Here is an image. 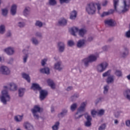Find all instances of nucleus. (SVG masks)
Wrapping results in <instances>:
<instances>
[{"mask_svg": "<svg viewBox=\"0 0 130 130\" xmlns=\"http://www.w3.org/2000/svg\"><path fill=\"white\" fill-rule=\"evenodd\" d=\"M96 6L98 10V14H100L101 10V5L99 3H95L91 2L88 3L85 7V11L88 15H95L96 14Z\"/></svg>", "mask_w": 130, "mask_h": 130, "instance_id": "nucleus-1", "label": "nucleus"}, {"mask_svg": "<svg viewBox=\"0 0 130 130\" xmlns=\"http://www.w3.org/2000/svg\"><path fill=\"white\" fill-rule=\"evenodd\" d=\"M31 89L34 91H39L40 92L39 98L40 101H43L48 95V91L46 90L42 89L40 85L37 83H32Z\"/></svg>", "mask_w": 130, "mask_h": 130, "instance_id": "nucleus-2", "label": "nucleus"}, {"mask_svg": "<svg viewBox=\"0 0 130 130\" xmlns=\"http://www.w3.org/2000/svg\"><path fill=\"white\" fill-rule=\"evenodd\" d=\"M4 90L2 91V95L0 96V101L4 105H7L8 102L11 101V96H10L8 92L9 87L7 86H4Z\"/></svg>", "mask_w": 130, "mask_h": 130, "instance_id": "nucleus-3", "label": "nucleus"}, {"mask_svg": "<svg viewBox=\"0 0 130 130\" xmlns=\"http://www.w3.org/2000/svg\"><path fill=\"white\" fill-rule=\"evenodd\" d=\"M41 108L39 106H35L34 108L31 109V112L33 114L34 117L36 119H39V115L37 113V112H41Z\"/></svg>", "mask_w": 130, "mask_h": 130, "instance_id": "nucleus-4", "label": "nucleus"}, {"mask_svg": "<svg viewBox=\"0 0 130 130\" xmlns=\"http://www.w3.org/2000/svg\"><path fill=\"white\" fill-rule=\"evenodd\" d=\"M108 63L104 62L98 66L97 70L99 73H103L107 69Z\"/></svg>", "mask_w": 130, "mask_h": 130, "instance_id": "nucleus-5", "label": "nucleus"}, {"mask_svg": "<svg viewBox=\"0 0 130 130\" xmlns=\"http://www.w3.org/2000/svg\"><path fill=\"white\" fill-rule=\"evenodd\" d=\"M10 69L8 67L5 66H2L0 67V74L4 76H8L10 75Z\"/></svg>", "mask_w": 130, "mask_h": 130, "instance_id": "nucleus-6", "label": "nucleus"}, {"mask_svg": "<svg viewBox=\"0 0 130 130\" xmlns=\"http://www.w3.org/2000/svg\"><path fill=\"white\" fill-rule=\"evenodd\" d=\"M119 3V0H113V6H114V10L110 9L108 12L110 15L111 14H113L114 12H118L117 10V6H118V3Z\"/></svg>", "mask_w": 130, "mask_h": 130, "instance_id": "nucleus-7", "label": "nucleus"}, {"mask_svg": "<svg viewBox=\"0 0 130 130\" xmlns=\"http://www.w3.org/2000/svg\"><path fill=\"white\" fill-rule=\"evenodd\" d=\"M54 70L58 71V72H61V71L63 70V65L61 61H59L55 63L54 65Z\"/></svg>", "mask_w": 130, "mask_h": 130, "instance_id": "nucleus-8", "label": "nucleus"}, {"mask_svg": "<svg viewBox=\"0 0 130 130\" xmlns=\"http://www.w3.org/2000/svg\"><path fill=\"white\" fill-rule=\"evenodd\" d=\"M58 49L59 52L62 53L64 51L66 48V44L62 42H59L57 44Z\"/></svg>", "mask_w": 130, "mask_h": 130, "instance_id": "nucleus-9", "label": "nucleus"}, {"mask_svg": "<svg viewBox=\"0 0 130 130\" xmlns=\"http://www.w3.org/2000/svg\"><path fill=\"white\" fill-rule=\"evenodd\" d=\"M68 109H62L61 112L58 114L57 116L58 118H62L63 117H64V116H67V115H68Z\"/></svg>", "mask_w": 130, "mask_h": 130, "instance_id": "nucleus-10", "label": "nucleus"}, {"mask_svg": "<svg viewBox=\"0 0 130 130\" xmlns=\"http://www.w3.org/2000/svg\"><path fill=\"white\" fill-rule=\"evenodd\" d=\"M4 51L7 53V54H8V55H13L15 53V50L14 49V48L11 47L4 49Z\"/></svg>", "mask_w": 130, "mask_h": 130, "instance_id": "nucleus-11", "label": "nucleus"}, {"mask_svg": "<svg viewBox=\"0 0 130 130\" xmlns=\"http://www.w3.org/2000/svg\"><path fill=\"white\" fill-rule=\"evenodd\" d=\"M86 46V41L85 40H80L78 41L77 44V47L78 48H83Z\"/></svg>", "mask_w": 130, "mask_h": 130, "instance_id": "nucleus-12", "label": "nucleus"}, {"mask_svg": "<svg viewBox=\"0 0 130 130\" xmlns=\"http://www.w3.org/2000/svg\"><path fill=\"white\" fill-rule=\"evenodd\" d=\"M99 57V55H90L87 58L89 59V61L92 62H94L97 60V58Z\"/></svg>", "mask_w": 130, "mask_h": 130, "instance_id": "nucleus-13", "label": "nucleus"}, {"mask_svg": "<svg viewBox=\"0 0 130 130\" xmlns=\"http://www.w3.org/2000/svg\"><path fill=\"white\" fill-rule=\"evenodd\" d=\"M129 9V4L126 3V1H123V10H122V13H126L128 12V9Z\"/></svg>", "mask_w": 130, "mask_h": 130, "instance_id": "nucleus-14", "label": "nucleus"}, {"mask_svg": "<svg viewBox=\"0 0 130 130\" xmlns=\"http://www.w3.org/2000/svg\"><path fill=\"white\" fill-rule=\"evenodd\" d=\"M23 126L26 130H34V126H33V125L31 124V123L28 122H24Z\"/></svg>", "mask_w": 130, "mask_h": 130, "instance_id": "nucleus-15", "label": "nucleus"}, {"mask_svg": "<svg viewBox=\"0 0 130 130\" xmlns=\"http://www.w3.org/2000/svg\"><path fill=\"white\" fill-rule=\"evenodd\" d=\"M87 105V103L86 102L82 103L80 105V106L77 110V112L81 113V112H83V111H85V108H86V106Z\"/></svg>", "mask_w": 130, "mask_h": 130, "instance_id": "nucleus-16", "label": "nucleus"}, {"mask_svg": "<svg viewBox=\"0 0 130 130\" xmlns=\"http://www.w3.org/2000/svg\"><path fill=\"white\" fill-rule=\"evenodd\" d=\"M10 13L12 16H15L17 14V5L13 4L11 6Z\"/></svg>", "mask_w": 130, "mask_h": 130, "instance_id": "nucleus-17", "label": "nucleus"}, {"mask_svg": "<svg viewBox=\"0 0 130 130\" xmlns=\"http://www.w3.org/2000/svg\"><path fill=\"white\" fill-rule=\"evenodd\" d=\"M67 24H68V21L66 20V19L63 18L58 20L57 25L58 26L63 27L64 26H67Z\"/></svg>", "mask_w": 130, "mask_h": 130, "instance_id": "nucleus-18", "label": "nucleus"}, {"mask_svg": "<svg viewBox=\"0 0 130 130\" xmlns=\"http://www.w3.org/2000/svg\"><path fill=\"white\" fill-rule=\"evenodd\" d=\"M106 82L108 84H113L114 83V75L108 76L106 80Z\"/></svg>", "mask_w": 130, "mask_h": 130, "instance_id": "nucleus-19", "label": "nucleus"}, {"mask_svg": "<svg viewBox=\"0 0 130 130\" xmlns=\"http://www.w3.org/2000/svg\"><path fill=\"white\" fill-rule=\"evenodd\" d=\"M77 16H78V12L76 10H73L70 13V19L71 20H76Z\"/></svg>", "mask_w": 130, "mask_h": 130, "instance_id": "nucleus-20", "label": "nucleus"}, {"mask_svg": "<svg viewBox=\"0 0 130 130\" xmlns=\"http://www.w3.org/2000/svg\"><path fill=\"white\" fill-rule=\"evenodd\" d=\"M105 24L111 27H114V26H115L114 21L112 19H108L105 20Z\"/></svg>", "mask_w": 130, "mask_h": 130, "instance_id": "nucleus-21", "label": "nucleus"}, {"mask_svg": "<svg viewBox=\"0 0 130 130\" xmlns=\"http://www.w3.org/2000/svg\"><path fill=\"white\" fill-rule=\"evenodd\" d=\"M40 73L42 74H46V75H49L50 74V69L48 67H45L40 70Z\"/></svg>", "mask_w": 130, "mask_h": 130, "instance_id": "nucleus-22", "label": "nucleus"}, {"mask_svg": "<svg viewBox=\"0 0 130 130\" xmlns=\"http://www.w3.org/2000/svg\"><path fill=\"white\" fill-rule=\"evenodd\" d=\"M128 49L126 48H125L124 51L120 53V56L123 57V58H125L127 55H128Z\"/></svg>", "mask_w": 130, "mask_h": 130, "instance_id": "nucleus-23", "label": "nucleus"}, {"mask_svg": "<svg viewBox=\"0 0 130 130\" xmlns=\"http://www.w3.org/2000/svg\"><path fill=\"white\" fill-rule=\"evenodd\" d=\"M123 95L125 98L130 101V89H126L123 91Z\"/></svg>", "mask_w": 130, "mask_h": 130, "instance_id": "nucleus-24", "label": "nucleus"}, {"mask_svg": "<svg viewBox=\"0 0 130 130\" xmlns=\"http://www.w3.org/2000/svg\"><path fill=\"white\" fill-rule=\"evenodd\" d=\"M26 92V89L25 88H20L18 89V96L19 97H23L24 94Z\"/></svg>", "mask_w": 130, "mask_h": 130, "instance_id": "nucleus-25", "label": "nucleus"}, {"mask_svg": "<svg viewBox=\"0 0 130 130\" xmlns=\"http://www.w3.org/2000/svg\"><path fill=\"white\" fill-rule=\"evenodd\" d=\"M79 31V28L77 27H73L71 28V32L72 35L73 36H77L76 33Z\"/></svg>", "mask_w": 130, "mask_h": 130, "instance_id": "nucleus-26", "label": "nucleus"}, {"mask_svg": "<svg viewBox=\"0 0 130 130\" xmlns=\"http://www.w3.org/2000/svg\"><path fill=\"white\" fill-rule=\"evenodd\" d=\"M82 62L84 63V67L85 68H88V67H89V63H91V62L88 57L83 59L82 60Z\"/></svg>", "mask_w": 130, "mask_h": 130, "instance_id": "nucleus-27", "label": "nucleus"}, {"mask_svg": "<svg viewBox=\"0 0 130 130\" xmlns=\"http://www.w3.org/2000/svg\"><path fill=\"white\" fill-rule=\"evenodd\" d=\"M14 120L16 122H21L23 120V115H17L14 116Z\"/></svg>", "mask_w": 130, "mask_h": 130, "instance_id": "nucleus-28", "label": "nucleus"}, {"mask_svg": "<svg viewBox=\"0 0 130 130\" xmlns=\"http://www.w3.org/2000/svg\"><path fill=\"white\" fill-rule=\"evenodd\" d=\"M79 35L81 36V37H84V36L86 33H87V30L84 28H81L80 29L78 30Z\"/></svg>", "mask_w": 130, "mask_h": 130, "instance_id": "nucleus-29", "label": "nucleus"}, {"mask_svg": "<svg viewBox=\"0 0 130 130\" xmlns=\"http://www.w3.org/2000/svg\"><path fill=\"white\" fill-rule=\"evenodd\" d=\"M22 77L23 79L26 80V81H27L28 83H30V82L31 81V79H30V76L28 74L26 73H22Z\"/></svg>", "mask_w": 130, "mask_h": 130, "instance_id": "nucleus-30", "label": "nucleus"}, {"mask_svg": "<svg viewBox=\"0 0 130 130\" xmlns=\"http://www.w3.org/2000/svg\"><path fill=\"white\" fill-rule=\"evenodd\" d=\"M47 83L49 86L51 87L52 89H55V84H54V82H53V81L50 79H48L47 80Z\"/></svg>", "mask_w": 130, "mask_h": 130, "instance_id": "nucleus-31", "label": "nucleus"}, {"mask_svg": "<svg viewBox=\"0 0 130 130\" xmlns=\"http://www.w3.org/2000/svg\"><path fill=\"white\" fill-rule=\"evenodd\" d=\"M83 115H84L86 121H90V122L92 121V117L88 113H85Z\"/></svg>", "mask_w": 130, "mask_h": 130, "instance_id": "nucleus-32", "label": "nucleus"}, {"mask_svg": "<svg viewBox=\"0 0 130 130\" xmlns=\"http://www.w3.org/2000/svg\"><path fill=\"white\" fill-rule=\"evenodd\" d=\"M30 14V8L25 7L23 11V15L25 17H27L28 15Z\"/></svg>", "mask_w": 130, "mask_h": 130, "instance_id": "nucleus-33", "label": "nucleus"}, {"mask_svg": "<svg viewBox=\"0 0 130 130\" xmlns=\"http://www.w3.org/2000/svg\"><path fill=\"white\" fill-rule=\"evenodd\" d=\"M31 41L34 45L37 46L39 44V41L36 37H32L31 39Z\"/></svg>", "mask_w": 130, "mask_h": 130, "instance_id": "nucleus-34", "label": "nucleus"}, {"mask_svg": "<svg viewBox=\"0 0 130 130\" xmlns=\"http://www.w3.org/2000/svg\"><path fill=\"white\" fill-rule=\"evenodd\" d=\"M79 97H80V94L78 93H75L71 97V100L72 101H76Z\"/></svg>", "mask_w": 130, "mask_h": 130, "instance_id": "nucleus-35", "label": "nucleus"}, {"mask_svg": "<svg viewBox=\"0 0 130 130\" xmlns=\"http://www.w3.org/2000/svg\"><path fill=\"white\" fill-rule=\"evenodd\" d=\"M35 25L36 27H39V28H42L43 27V23L40 20H37Z\"/></svg>", "mask_w": 130, "mask_h": 130, "instance_id": "nucleus-36", "label": "nucleus"}, {"mask_svg": "<svg viewBox=\"0 0 130 130\" xmlns=\"http://www.w3.org/2000/svg\"><path fill=\"white\" fill-rule=\"evenodd\" d=\"M10 90L12 91H16L18 87L17 86V85L15 83H11L10 84Z\"/></svg>", "mask_w": 130, "mask_h": 130, "instance_id": "nucleus-37", "label": "nucleus"}, {"mask_svg": "<svg viewBox=\"0 0 130 130\" xmlns=\"http://www.w3.org/2000/svg\"><path fill=\"white\" fill-rule=\"evenodd\" d=\"M104 101V96H101L99 98H98L95 101V104L96 105L99 104V103H100L101 102H102Z\"/></svg>", "mask_w": 130, "mask_h": 130, "instance_id": "nucleus-38", "label": "nucleus"}, {"mask_svg": "<svg viewBox=\"0 0 130 130\" xmlns=\"http://www.w3.org/2000/svg\"><path fill=\"white\" fill-rule=\"evenodd\" d=\"M109 90V85H106L104 86V91L103 93L104 95H106L107 93H108V91Z\"/></svg>", "mask_w": 130, "mask_h": 130, "instance_id": "nucleus-39", "label": "nucleus"}, {"mask_svg": "<svg viewBox=\"0 0 130 130\" xmlns=\"http://www.w3.org/2000/svg\"><path fill=\"white\" fill-rule=\"evenodd\" d=\"M84 114H81V113L79 112H77L75 115V119H80L82 116H83Z\"/></svg>", "mask_w": 130, "mask_h": 130, "instance_id": "nucleus-40", "label": "nucleus"}, {"mask_svg": "<svg viewBox=\"0 0 130 130\" xmlns=\"http://www.w3.org/2000/svg\"><path fill=\"white\" fill-rule=\"evenodd\" d=\"M77 107H78V105H77V103L73 104L70 107L71 111H75V110H76V109H77Z\"/></svg>", "mask_w": 130, "mask_h": 130, "instance_id": "nucleus-41", "label": "nucleus"}, {"mask_svg": "<svg viewBox=\"0 0 130 130\" xmlns=\"http://www.w3.org/2000/svg\"><path fill=\"white\" fill-rule=\"evenodd\" d=\"M36 37L38 38H40V39H42L43 38V36L42 35V33L39 31H37L35 34Z\"/></svg>", "mask_w": 130, "mask_h": 130, "instance_id": "nucleus-42", "label": "nucleus"}, {"mask_svg": "<svg viewBox=\"0 0 130 130\" xmlns=\"http://www.w3.org/2000/svg\"><path fill=\"white\" fill-rule=\"evenodd\" d=\"M59 126V122H56L54 125L52 126L53 130H58Z\"/></svg>", "mask_w": 130, "mask_h": 130, "instance_id": "nucleus-43", "label": "nucleus"}, {"mask_svg": "<svg viewBox=\"0 0 130 130\" xmlns=\"http://www.w3.org/2000/svg\"><path fill=\"white\" fill-rule=\"evenodd\" d=\"M8 12L9 11L6 8L2 9V15L4 17H6L8 15Z\"/></svg>", "mask_w": 130, "mask_h": 130, "instance_id": "nucleus-44", "label": "nucleus"}, {"mask_svg": "<svg viewBox=\"0 0 130 130\" xmlns=\"http://www.w3.org/2000/svg\"><path fill=\"white\" fill-rule=\"evenodd\" d=\"M28 57H29L28 54H25L23 56V61L24 63H26V62H27V60H28Z\"/></svg>", "mask_w": 130, "mask_h": 130, "instance_id": "nucleus-45", "label": "nucleus"}, {"mask_svg": "<svg viewBox=\"0 0 130 130\" xmlns=\"http://www.w3.org/2000/svg\"><path fill=\"white\" fill-rule=\"evenodd\" d=\"M115 75H116L117 77H122V72L120 70H116Z\"/></svg>", "mask_w": 130, "mask_h": 130, "instance_id": "nucleus-46", "label": "nucleus"}, {"mask_svg": "<svg viewBox=\"0 0 130 130\" xmlns=\"http://www.w3.org/2000/svg\"><path fill=\"white\" fill-rule=\"evenodd\" d=\"M111 73V70H108V71L105 72L103 74V77H109L110 76V73Z\"/></svg>", "mask_w": 130, "mask_h": 130, "instance_id": "nucleus-47", "label": "nucleus"}, {"mask_svg": "<svg viewBox=\"0 0 130 130\" xmlns=\"http://www.w3.org/2000/svg\"><path fill=\"white\" fill-rule=\"evenodd\" d=\"M56 0H49V5L50 6H56Z\"/></svg>", "mask_w": 130, "mask_h": 130, "instance_id": "nucleus-48", "label": "nucleus"}, {"mask_svg": "<svg viewBox=\"0 0 130 130\" xmlns=\"http://www.w3.org/2000/svg\"><path fill=\"white\" fill-rule=\"evenodd\" d=\"M6 31V28L4 25L0 26V34H4Z\"/></svg>", "mask_w": 130, "mask_h": 130, "instance_id": "nucleus-49", "label": "nucleus"}, {"mask_svg": "<svg viewBox=\"0 0 130 130\" xmlns=\"http://www.w3.org/2000/svg\"><path fill=\"white\" fill-rule=\"evenodd\" d=\"M25 24L23 22H19L18 23V26L19 27V28H24L25 26Z\"/></svg>", "mask_w": 130, "mask_h": 130, "instance_id": "nucleus-50", "label": "nucleus"}, {"mask_svg": "<svg viewBox=\"0 0 130 130\" xmlns=\"http://www.w3.org/2000/svg\"><path fill=\"white\" fill-rule=\"evenodd\" d=\"M68 45L70 47L74 46L75 45V42L73 40H69L68 42Z\"/></svg>", "mask_w": 130, "mask_h": 130, "instance_id": "nucleus-51", "label": "nucleus"}, {"mask_svg": "<svg viewBox=\"0 0 130 130\" xmlns=\"http://www.w3.org/2000/svg\"><path fill=\"white\" fill-rule=\"evenodd\" d=\"M84 125L86 127H90V126H91V125H92V123L90 121H86L84 122Z\"/></svg>", "mask_w": 130, "mask_h": 130, "instance_id": "nucleus-52", "label": "nucleus"}, {"mask_svg": "<svg viewBox=\"0 0 130 130\" xmlns=\"http://www.w3.org/2000/svg\"><path fill=\"white\" fill-rule=\"evenodd\" d=\"M96 114H98V112L95 111V110H93L91 112V115H92V117H95Z\"/></svg>", "mask_w": 130, "mask_h": 130, "instance_id": "nucleus-53", "label": "nucleus"}, {"mask_svg": "<svg viewBox=\"0 0 130 130\" xmlns=\"http://www.w3.org/2000/svg\"><path fill=\"white\" fill-rule=\"evenodd\" d=\"M13 62H14V58L11 57L7 60V63L8 64H13Z\"/></svg>", "mask_w": 130, "mask_h": 130, "instance_id": "nucleus-54", "label": "nucleus"}, {"mask_svg": "<svg viewBox=\"0 0 130 130\" xmlns=\"http://www.w3.org/2000/svg\"><path fill=\"white\" fill-rule=\"evenodd\" d=\"M106 128V124H103L99 127V130H104Z\"/></svg>", "mask_w": 130, "mask_h": 130, "instance_id": "nucleus-55", "label": "nucleus"}, {"mask_svg": "<svg viewBox=\"0 0 130 130\" xmlns=\"http://www.w3.org/2000/svg\"><path fill=\"white\" fill-rule=\"evenodd\" d=\"M109 15H110L109 14V12H104L103 13V14L101 15V17H102V18H103L104 17H105V16H109Z\"/></svg>", "mask_w": 130, "mask_h": 130, "instance_id": "nucleus-56", "label": "nucleus"}, {"mask_svg": "<svg viewBox=\"0 0 130 130\" xmlns=\"http://www.w3.org/2000/svg\"><path fill=\"white\" fill-rule=\"evenodd\" d=\"M47 61V59H46V58H44L42 60L41 64H42V67H44V66H45V64H46Z\"/></svg>", "mask_w": 130, "mask_h": 130, "instance_id": "nucleus-57", "label": "nucleus"}, {"mask_svg": "<svg viewBox=\"0 0 130 130\" xmlns=\"http://www.w3.org/2000/svg\"><path fill=\"white\" fill-rule=\"evenodd\" d=\"M60 4H69L70 2H71V0H59Z\"/></svg>", "mask_w": 130, "mask_h": 130, "instance_id": "nucleus-58", "label": "nucleus"}, {"mask_svg": "<svg viewBox=\"0 0 130 130\" xmlns=\"http://www.w3.org/2000/svg\"><path fill=\"white\" fill-rule=\"evenodd\" d=\"M121 112V111H118L115 113V117H116V118H118V117H119Z\"/></svg>", "mask_w": 130, "mask_h": 130, "instance_id": "nucleus-59", "label": "nucleus"}, {"mask_svg": "<svg viewBox=\"0 0 130 130\" xmlns=\"http://www.w3.org/2000/svg\"><path fill=\"white\" fill-rule=\"evenodd\" d=\"M7 37H12V31L11 30H8L6 33Z\"/></svg>", "mask_w": 130, "mask_h": 130, "instance_id": "nucleus-60", "label": "nucleus"}, {"mask_svg": "<svg viewBox=\"0 0 130 130\" xmlns=\"http://www.w3.org/2000/svg\"><path fill=\"white\" fill-rule=\"evenodd\" d=\"M104 110H100L99 112H98V115H103V114H104Z\"/></svg>", "mask_w": 130, "mask_h": 130, "instance_id": "nucleus-61", "label": "nucleus"}, {"mask_svg": "<svg viewBox=\"0 0 130 130\" xmlns=\"http://www.w3.org/2000/svg\"><path fill=\"white\" fill-rule=\"evenodd\" d=\"M109 49V46H105L102 47V49L103 50H104V51H107V50H108Z\"/></svg>", "mask_w": 130, "mask_h": 130, "instance_id": "nucleus-62", "label": "nucleus"}, {"mask_svg": "<svg viewBox=\"0 0 130 130\" xmlns=\"http://www.w3.org/2000/svg\"><path fill=\"white\" fill-rule=\"evenodd\" d=\"M125 124L128 127H130V120H127L125 121Z\"/></svg>", "mask_w": 130, "mask_h": 130, "instance_id": "nucleus-63", "label": "nucleus"}, {"mask_svg": "<svg viewBox=\"0 0 130 130\" xmlns=\"http://www.w3.org/2000/svg\"><path fill=\"white\" fill-rule=\"evenodd\" d=\"M93 40H94V38L93 37H89L87 39V41L89 42H91V41H93Z\"/></svg>", "mask_w": 130, "mask_h": 130, "instance_id": "nucleus-64", "label": "nucleus"}]
</instances>
